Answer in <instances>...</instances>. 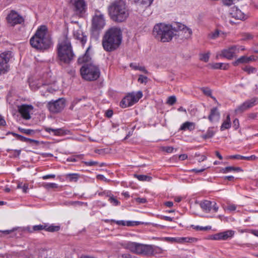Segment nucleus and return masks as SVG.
<instances>
[{
    "instance_id": "obj_11",
    "label": "nucleus",
    "mask_w": 258,
    "mask_h": 258,
    "mask_svg": "<svg viewBox=\"0 0 258 258\" xmlns=\"http://www.w3.org/2000/svg\"><path fill=\"white\" fill-rule=\"evenodd\" d=\"M238 53V47L236 45H232L227 48L221 50L220 53L216 55V58H226L228 59H232Z\"/></svg>"
},
{
    "instance_id": "obj_20",
    "label": "nucleus",
    "mask_w": 258,
    "mask_h": 258,
    "mask_svg": "<svg viewBox=\"0 0 258 258\" xmlns=\"http://www.w3.org/2000/svg\"><path fill=\"white\" fill-rule=\"evenodd\" d=\"M165 239L167 242L178 243H191L195 241V238L191 237H167L165 238Z\"/></svg>"
},
{
    "instance_id": "obj_37",
    "label": "nucleus",
    "mask_w": 258,
    "mask_h": 258,
    "mask_svg": "<svg viewBox=\"0 0 258 258\" xmlns=\"http://www.w3.org/2000/svg\"><path fill=\"white\" fill-rule=\"evenodd\" d=\"M215 134L212 128H209L206 133L202 136V138L204 139H209L212 138Z\"/></svg>"
},
{
    "instance_id": "obj_60",
    "label": "nucleus",
    "mask_w": 258,
    "mask_h": 258,
    "mask_svg": "<svg viewBox=\"0 0 258 258\" xmlns=\"http://www.w3.org/2000/svg\"><path fill=\"white\" fill-rule=\"evenodd\" d=\"M6 125V122L3 116L0 115V125L5 126Z\"/></svg>"
},
{
    "instance_id": "obj_58",
    "label": "nucleus",
    "mask_w": 258,
    "mask_h": 258,
    "mask_svg": "<svg viewBox=\"0 0 258 258\" xmlns=\"http://www.w3.org/2000/svg\"><path fill=\"white\" fill-rule=\"evenodd\" d=\"M137 202L139 203H145L147 202V200L145 198H138L136 199Z\"/></svg>"
},
{
    "instance_id": "obj_44",
    "label": "nucleus",
    "mask_w": 258,
    "mask_h": 258,
    "mask_svg": "<svg viewBox=\"0 0 258 258\" xmlns=\"http://www.w3.org/2000/svg\"><path fill=\"white\" fill-rule=\"evenodd\" d=\"M153 0H137L138 3L141 5H146L150 6L152 3Z\"/></svg>"
},
{
    "instance_id": "obj_33",
    "label": "nucleus",
    "mask_w": 258,
    "mask_h": 258,
    "mask_svg": "<svg viewBox=\"0 0 258 258\" xmlns=\"http://www.w3.org/2000/svg\"><path fill=\"white\" fill-rule=\"evenodd\" d=\"M201 90L202 92L206 96L210 97L214 101H216V99L215 97L212 96V90L208 87H202L201 88Z\"/></svg>"
},
{
    "instance_id": "obj_43",
    "label": "nucleus",
    "mask_w": 258,
    "mask_h": 258,
    "mask_svg": "<svg viewBox=\"0 0 258 258\" xmlns=\"http://www.w3.org/2000/svg\"><path fill=\"white\" fill-rule=\"evenodd\" d=\"M44 186L47 189L57 188L58 187V184L55 183H47L45 184Z\"/></svg>"
},
{
    "instance_id": "obj_61",
    "label": "nucleus",
    "mask_w": 258,
    "mask_h": 258,
    "mask_svg": "<svg viewBox=\"0 0 258 258\" xmlns=\"http://www.w3.org/2000/svg\"><path fill=\"white\" fill-rule=\"evenodd\" d=\"M236 209V207L234 205H230L227 207V209L231 211H235Z\"/></svg>"
},
{
    "instance_id": "obj_17",
    "label": "nucleus",
    "mask_w": 258,
    "mask_h": 258,
    "mask_svg": "<svg viewBox=\"0 0 258 258\" xmlns=\"http://www.w3.org/2000/svg\"><path fill=\"white\" fill-rule=\"evenodd\" d=\"M256 101V98H253L245 101L235 109V112L236 113H239L244 112V111L253 106L255 104Z\"/></svg>"
},
{
    "instance_id": "obj_10",
    "label": "nucleus",
    "mask_w": 258,
    "mask_h": 258,
    "mask_svg": "<svg viewBox=\"0 0 258 258\" xmlns=\"http://www.w3.org/2000/svg\"><path fill=\"white\" fill-rule=\"evenodd\" d=\"M143 94L141 91H138L136 93L128 94L120 102V106L122 108L131 106L137 103L142 97Z\"/></svg>"
},
{
    "instance_id": "obj_24",
    "label": "nucleus",
    "mask_w": 258,
    "mask_h": 258,
    "mask_svg": "<svg viewBox=\"0 0 258 258\" xmlns=\"http://www.w3.org/2000/svg\"><path fill=\"white\" fill-rule=\"evenodd\" d=\"M220 117V114L218 111L217 107H214L211 109L210 113L208 116L209 120L213 122H217L219 120Z\"/></svg>"
},
{
    "instance_id": "obj_28",
    "label": "nucleus",
    "mask_w": 258,
    "mask_h": 258,
    "mask_svg": "<svg viewBox=\"0 0 258 258\" xmlns=\"http://www.w3.org/2000/svg\"><path fill=\"white\" fill-rule=\"evenodd\" d=\"M80 177L78 173H69L65 175L66 179L70 182H77Z\"/></svg>"
},
{
    "instance_id": "obj_39",
    "label": "nucleus",
    "mask_w": 258,
    "mask_h": 258,
    "mask_svg": "<svg viewBox=\"0 0 258 258\" xmlns=\"http://www.w3.org/2000/svg\"><path fill=\"white\" fill-rule=\"evenodd\" d=\"M210 55V52L209 51L205 53H200V59L202 61H203L205 62H207L209 61V57Z\"/></svg>"
},
{
    "instance_id": "obj_31",
    "label": "nucleus",
    "mask_w": 258,
    "mask_h": 258,
    "mask_svg": "<svg viewBox=\"0 0 258 258\" xmlns=\"http://www.w3.org/2000/svg\"><path fill=\"white\" fill-rule=\"evenodd\" d=\"M241 171H242V169L238 167L228 166L222 169V172L224 173H226L232 171L239 172Z\"/></svg>"
},
{
    "instance_id": "obj_48",
    "label": "nucleus",
    "mask_w": 258,
    "mask_h": 258,
    "mask_svg": "<svg viewBox=\"0 0 258 258\" xmlns=\"http://www.w3.org/2000/svg\"><path fill=\"white\" fill-rule=\"evenodd\" d=\"M110 193H111L110 191L105 190L104 191L99 192L98 193V195L99 196L104 197H108H108L110 196Z\"/></svg>"
},
{
    "instance_id": "obj_23",
    "label": "nucleus",
    "mask_w": 258,
    "mask_h": 258,
    "mask_svg": "<svg viewBox=\"0 0 258 258\" xmlns=\"http://www.w3.org/2000/svg\"><path fill=\"white\" fill-rule=\"evenodd\" d=\"M90 46L87 49L85 53L82 56L79 57L78 59V62L79 63L87 64L90 63H93L92 61L91 57L90 56L89 53Z\"/></svg>"
},
{
    "instance_id": "obj_14",
    "label": "nucleus",
    "mask_w": 258,
    "mask_h": 258,
    "mask_svg": "<svg viewBox=\"0 0 258 258\" xmlns=\"http://www.w3.org/2000/svg\"><path fill=\"white\" fill-rule=\"evenodd\" d=\"M200 205L202 210L206 213H217L219 209V207L215 201L204 200L200 203Z\"/></svg>"
},
{
    "instance_id": "obj_42",
    "label": "nucleus",
    "mask_w": 258,
    "mask_h": 258,
    "mask_svg": "<svg viewBox=\"0 0 258 258\" xmlns=\"http://www.w3.org/2000/svg\"><path fill=\"white\" fill-rule=\"evenodd\" d=\"M243 40H251L253 38V36L249 33H244L242 34Z\"/></svg>"
},
{
    "instance_id": "obj_3",
    "label": "nucleus",
    "mask_w": 258,
    "mask_h": 258,
    "mask_svg": "<svg viewBox=\"0 0 258 258\" xmlns=\"http://www.w3.org/2000/svg\"><path fill=\"white\" fill-rule=\"evenodd\" d=\"M122 40V31L119 27H112L106 30L103 37L102 43L106 51H112L120 45Z\"/></svg>"
},
{
    "instance_id": "obj_54",
    "label": "nucleus",
    "mask_w": 258,
    "mask_h": 258,
    "mask_svg": "<svg viewBox=\"0 0 258 258\" xmlns=\"http://www.w3.org/2000/svg\"><path fill=\"white\" fill-rule=\"evenodd\" d=\"M174 150V148L172 147H164L163 148V150L166 151L167 153H172Z\"/></svg>"
},
{
    "instance_id": "obj_15",
    "label": "nucleus",
    "mask_w": 258,
    "mask_h": 258,
    "mask_svg": "<svg viewBox=\"0 0 258 258\" xmlns=\"http://www.w3.org/2000/svg\"><path fill=\"white\" fill-rule=\"evenodd\" d=\"M70 3L74 6L76 14L82 15L85 13L86 5L84 0H70Z\"/></svg>"
},
{
    "instance_id": "obj_18",
    "label": "nucleus",
    "mask_w": 258,
    "mask_h": 258,
    "mask_svg": "<svg viewBox=\"0 0 258 258\" xmlns=\"http://www.w3.org/2000/svg\"><path fill=\"white\" fill-rule=\"evenodd\" d=\"M33 109L32 105L23 104L18 107V110L22 117L25 119H29L31 118L30 112Z\"/></svg>"
},
{
    "instance_id": "obj_7",
    "label": "nucleus",
    "mask_w": 258,
    "mask_h": 258,
    "mask_svg": "<svg viewBox=\"0 0 258 258\" xmlns=\"http://www.w3.org/2000/svg\"><path fill=\"white\" fill-rule=\"evenodd\" d=\"M82 78L87 81L96 80L100 76V70L93 63L84 64L80 69Z\"/></svg>"
},
{
    "instance_id": "obj_32",
    "label": "nucleus",
    "mask_w": 258,
    "mask_h": 258,
    "mask_svg": "<svg viewBox=\"0 0 258 258\" xmlns=\"http://www.w3.org/2000/svg\"><path fill=\"white\" fill-rule=\"evenodd\" d=\"M45 130L47 133L49 134L52 133L53 135L55 136H59L62 134L63 132L62 130L60 128L53 129L50 127H47Z\"/></svg>"
},
{
    "instance_id": "obj_41",
    "label": "nucleus",
    "mask_w": 258,
    "mask_h": 258,
    "mask_svg": "<svg viewBox=\"0 0 258 258\" xmlns=\"http://www.w3.org/2000/svg\"><path fill=\"white\" fill-rule=\"evenodd\" d=\"M18 129L21 133L28 135L34 134L35 133L34 130L30 129H25L20 127H18Z\"/></svg>"
},
{
    "instance_id": "obj_12",
    "label": "nucleus",
    "mask_w": 258,
    "mask_h": 258,
    "mask_svg": "<svg viewBox=\"0 0 258 258\" xmlns=\"http://www.w3.org/2000/svg\"><path fill=\"white\" fill-rule=\"evenodd\" d=\"M47 106L51 112L58 113L64 108L65 100L59 98L55 101H51L48 103Z\"/></svg>"
},
{
    "instance_id": "obj_26",
    "label": "nucleus",
    "mask_w": 258,
    "mask_h": 258,
    "mask_svg": "<svg viewBox=\"0 0 258 258\" xmlns=\"http://www.w3.org/2000/svg\"><path fill=\"white\" fill-rule=\"evenodd\" d=\"M113 222L115 223L118 225L122 226H133L135 225H138L139 224V222L137 221H125L123 220H118L116 221L115 220H112Z\"/></svg>"
},
{
    "instance_id": "obj_2",
    "label": "nucleus",
    "mask_w": 258,
    "mask_h": 258,
    "mask_svg": "<svg viewBox=\"0 0 258 258\" xmlns=\"http://www.w3.org/2000/svg\"><path fill=\"white\" fill-rule=\"evenodd\" d=\"M31 46L40 52L49 49L53 45L51 37L48 33L46 26L42 25L38 28L34 35L30 39Z\"/></svg>"
},
{
    "instance_id": "obj_56",
    "label": "nucleus",
    "mask_w": 258,
    "mask_h": 258,
    "mask_svg": "<svg viewBox=\"0 0 258 258\" xmlns=\"http://www.w3.org/2000/svg\"><path fill=\"white\" fill-rule=\"evenodd\" d=\"M55 175L54 174H48L42 176V179L44 180L47 179L48 178H54Z\"/></svg>"
},
{
    "instance_id": "obj_5",
    "label": "nucleus",
    "mask_w": 258,
    "mask_h": 258,
    "mask_svg": "<svg viewBox=\"0 0 258 258\" xmlns=\"http://www.w3.org/2000/svg\"><path fill=\"white\" fill-rule=\"evenodd\" d=\"M109 14L111 19L116 22H122L128 16L125 4L123 0H116L109 6Z\"/></svg>"
},
{
    "instance_id": "obj_53",
    "label": "nucleus",
    "mask_w": 258,
    "mask_h": 258,
    "mask_svg": "<svg viewBox=\"0 0 258 258\" xmlns=\"http://www.w3.org/2000/svg\"><path fill=\"white\" fill-rule=\"evenodd\" d=\"M84 163L86 165L89 166H94L98 164V163L97 162L93 161H86V162H85Z\"/></svg>"
},
{
    "instance_id": "obj_19",
    "label": "nucleus",
    "mask_w": 258,
    "mask_h": 258,
    "mask_svg": "<svg viewBox=\"0 0 258 258\" xmlns=\"http://www.w3.org/2000/svg\"><path fill=\"white\" fill-rule=\"evenodd\" d=\"M8 21L13 25L21 24L24 22V18L17 13L12 11L7 17Z\"/></svg>"
},
{
    "instance_id": "obj_47",
    "label": "nucleus",
    "mask_w": 258,
    "mask_h": 258,
    "mask_svg": "<svg viewBox=\"0 0 258 258\" xmlns=\"http://www.w3.org/2000/svg\"><path fill=\"white\" fill-rule=\"evenodd\" d=\"M256 159H257V157L255 155H251L250 156H242V159L241 160H245L247 161H252V160H255Z\"/></svg>"
},
{
    "instance_id": "obj_40",
    "label": "nucleus",
    "mask_w": 258,
    "mask_h": 258,
    "mask_svg": "<svg viewBox=\"0 0 258 258\" xmlns=\"http://www.w3.org/2000/svg\"><path fill=\"white\" fill-rule=\"evenodd\" d=\"M242 70L248 74L255 73L256 71L255 68L251 66H245L242 68Z\"/></svg>"
},
{
    "instance_id": "obj_30",
    "label": "nucleus",
    "mask_w": 258,
    "mask_h": 258,
    "mask_svg": "<svg viewBox=\"0 0 258 258\" xmlns=\"http://www.w3.org/2000/svg\"><path fill=\"white\" fill-rule=\"evenodd\" d=\"M221 34L224 36L225 35V34L224 32L219 30L218 29H216L215 30V31L211 32L210 33H209L208 35V37L210 39H216Z\"/></svg>"
},
{
    "instance_id": "obj_22",
    "label": "nucleus",
    "mask_w": 258,
    "mask_h": 258,
    "mask_svg": "<svg viewBox=\"0 0 258 258\" xmlns=\"http://www.w3.org/2000/svg\"><path fill=\"white\" fill-rule=\"evenodd\" d=\"M229 15L232 17L238 20H244L245 18V16L237 7H233L229 10Z\"/></svg>"
},
{
    "instance_id": "obj_25",
    "label": "nucleus",
    "mask_w": 258,
    "mask_h": 258,
    "mask_svg": "<svg viewBox=\"0 0 258 258\" xmlns=\"http://www.w3.org/2000/svg\"><path fill=\"white\" fill-rule=\"evenodd\" d=\"M196 128V124L193 122L186 121L181 125L180 130L186 131L190 132L194 131Z\"/></svg>"
},
{
    "instance_id": "obj_46",
    "label": "nucleus",
    "mask_w": 258,
    "mask_h": 258,
    "mask_svg": "<svg viewBox=\"0 0 258 258\" xmlns=\"http://www.w3.org/2000/svg\"><path fill=\"white\" fill-rule=\"evenodd\" d=\"M138 82L140 83H146L148 82V78L143 75H140L139 78L138 79Z\"/></svg>"
},
{
    "instance_id": "obj_59",
    "label": "nucleus",
    "mask_w": 258,
    "mask_h": 258,
    "mask_svg": "<svg viewBox=\"0 0 258 258\" xmlns=\"http://www.w3.org/2000/svg\"><path fill=\"white\" fill-rule=\"evenodd\" d=\"M18 140L22 141V142H27V138H26L25 137H23L20 135H19L18 136V137L17 138Z\"/></svg>"
},
{
    "instance_id": "obj_49",
    "label": "nucleus",
    "mask_w": 258,
    "mask_h": 258,
    "mask_svg": "<svg viewBox=\"0 0 258 258\" xmlns=\"http://www.w3.org/2000/svg\"><path fill=\"white\" fill-rule=\"evenodd\" d=\"M29 143L31 145H38L39 144V142L37 140L31 139L29 138H27V142Z\"/></svg>"
},
{
    "instance_id": "obj_34",
    "label": "nucleus",
    "mask_w": 258,
    "mask_h": 258,
    "mask_svg": "<svg viewBox=\"0 0 258 258\" xmlns=\"http://www.w3.org/2000/svg\"><path fill=\"white\" fill-rule=\"evenodd\" d=\"M130 67L135 70H140L145 74H148V71L144 67L139 66L136 63H131Z\"/></svg>"
},
{
    "instance_id": "obj_1",
    "label": "nucleus",
    "mask_w": 258,
    "mask_h": 258,
    "mask_svg": "<svg viewBox=\"0 0 258 258\" xmlns=\"http://www.w3.org/2000/svg\"><path fill=\"white\" fill-rule=\"evenodd\" d=\"M186 29L191 34V30L184 24L180 23H175L174 25L159 23L155 25L153 28V34L157 39L162 42L170 41L173 36L176 35L175 32L178 30Z\"/></svg>"
},
{
    "instance_id": "obj_9",
    "label": "nucleus",
    "mask_w": 258,
    "mask_h": 258,
    "mask_svg": "<svg viewBox=\"0 0 258 258\" xmlns=\"http://www.w3.org/2000/svg\"><path fill=\"white\" fill-rule=\"evenodd\" d=\"M12 57L10 51H5L0 54V76L7 74L10 70L9 62Z\"/></svg>"
},
{
    "instance_id": "obj_45",
    "label": "nucleus",
    "mask_w": 258,
    "mask_h": 258,
    "mask_svg": "<svg viewBox=\"0 0 258 258\" xmlns=\"http://www.w3.org/2000/svg\"><path fill=\"white\" fill-rule=\"evenodd\" d=\"M176 101V98L175 96H171L168 97V100L167 101V103L169 105H173Z\"/></svg>"
},
{
    "instance_id": "obj_6",
    "label": "nucleus",
    "mask_w": 258,
    "mask_h": 258,
    "mask_svg": "<svg viewBox=\"0 0 258 258\" xmlns=\"http://www.w3.org/2000/svg\"><path fill=\"white\" fill-rule=\"evenodd\" d=\"M121 246L131 252L142 256H149L154 254L155 246L135 242L128 241L121 243Z\"/></svg>"
},
{
    "instance_id": "obj_29",
    "label": "nucleus",
    "mask_w": 258,
    "mask_h": 258,
    "mask_svg": "<svg viewBox=\"0 0 258 258\" xmlns=\"http://www.w3.org/2000/svg\"><path fill=\"white\" fill-rule=\"evenodd\" d=\"M231 125V120H230V115H228L226 117V119L225 120L223 121L222 123L220 130L221 131H224L226 129H229Z\"/></svg>"
},
{
    "instance_id": "obj_13",
    "label": "nucleus",
    "mask_w": 258,
    "mask_h": 258,
    "mask_svg": "<svg viewBox=\"0 0 258 258\" xmlns=\"http://www.w3.org/2000/svg\"><path fill=\"white\" fill-rule=\"evenodd\" d=\"M27 229L30 233H32L34 231H41L45 230L48 232H55L59 230V227L53 225H49L48 224L43 223V224H39L37 225H34L32 227V229L30 227H28Z\"/></svg>"
},
{
    "instance_id": "obj_35",
    "label": "nucleus",
    "mask_w": 258,
    "mask_h": 258,
    "mask_svg": "<svg viewBox=\"0 0 258 258\" xmlns=\"http://www.w3.org/2000/svg\"><path fill=\"white\" fill-rule=\"evenodd\" d=\"M108 201L109 202L114 206H118L120 205V202L117 200V199L111 194H110V196L108 197Z\"/></svg>"
},
{
    "instance_id": "obj_36",
    "label": "nucleus",
    "mask_w": 258,
    "mask_h": 258,
    "mask_svg": "<svg viewBox=\"0 0 258 258\" xmlns=\"http://www.w3.org/2000/svg\"><path fill=\"white\" fill-rule=\"evenodd\" d=\"M134 177L137 178L140 181H150L152 179V177L146 175H138V174H134Z\"/></svg>"
},
{
    "instance_id": "obj_52",
    "label": "nucleus",
    "mask_w": 258,
    "mask_h": 258,
    "mask_svg": "<svg viewBox=\"0 0 258 258\" xmlns=\"http://www.w3.org/2000/svg\"><path fill=\"white\" fill-rule=\"evenodd\" d=\"M228 159L241 160L242 159V155H238V154L234 155H231L228 157Z\"/></svg>"
},
{
    "instance_id": "obj_38",
    "label": "nucleus",
    "mask_w": 258,
    "mask_h": 258,
    "mask_svg": "<svg viewBox=\"0 0 258 258\" xmlns=\"http://www.w3.org/2000/svg\"><path fill=\"white\" fill-rule=\"evenodd\" d=\"M247 56H242L238 58L236 61L233 62V64L235 66H237L239 63H247Z\"/></svg>"
},
{
    "instance_id": "obj_50",
    "label": "nucleus",
    "mask_w": 258,
    "mask_h": 258,
    "mask_svg": "<svg viewBox=\"0 0 258 258\" xmlns=\"http://www.w3.org/2000/svg\"><path fill=\"white\" fill-rule=\"evenodd\" d=\"M117 258H133V256L129 253H124L118 254Z\"/></svg>"
},
{
    "instance_id": "obj_8",
    "label": "nucleus",
    "mask_w": 258,
    "mask_h": 258,
    "mask_svg": "<svg viewBox=\"0 0 258 258\" xmlns=\"http://www.w3.org/2000/svg\"><path fill=\"white\" fill-rule=\"evenodd\" d=\"M92 22V29L94 31L102 29L106 24L104 14L99 11H95Z\"/></svg>"
},
{
    "instance_id": "obj_27",
    "label": "nucleus",
    "mask_w": 258,
    "mask_h": 258,
    "mask_svg": "<svg viewBox=\"0 0 258 258\" xmlns=\"http://www.w3.org/2000/svg\"><path fill=\"white\" fill-rule=\"evenodd\" d=\"M213 69H222L226 70L229 68L228 63H223L221 62L213 63L209 64Z\"/></svg>"
},
{
    "instance_id": "obj_51",
    "label": "nucleus",
    "mask_w": 258,
    "mask_h": 258,
    "mask_svg": "<svg viewBox=\"0 0 258 258\" xmlns=\"http://www.w3.org/2000/svg\"><path fill=\"white\" fill-rule=\"evenodd\" d=\"M197 230H207L211 229V227L210 226H206V227H202L199 226H197L195 228Z\"/></svg>"
},
{
    "instance_id": "obj_57",
    "label": "nucleus",
    "mask_w": 258,
    "mask_h": 258,
    "mask_svg": "<svg viewBox=\"0 0 258 258\" xmlns=\"http://www.w3.org/2000/svg\"><path fill=\"white\" fill-rule=\"evenodd\" d=\"M233 127L235 128V129H237L239 125L238 119L235 118L233 121Z\"/></svg>"
},
{
    "instance_id": "obj_21",
    "label": "nucleus",
    "mask_w": 258,
    "mask_h": 258,
    "mask_svg": "<svg viewBox=\"0 0 258 258\" xmlns=\"http://www.w3.org/2000/svg\"><path fill=\"white\" fill-rule=\"evenodd\" d=\"M73 35L76 39L80 41L83 46L84 45L87 41V36L80 28L74 29Z\"/></svg>"
},
{
    "instance_id": "obj_55",
    "label": "nucleus",
    "mask_w": 258,
    "mask_h": 258,
    "mask_svg": "<svg viewBox=\"0 0 258 258\" xmlns=\"http://www.w3.org/2000/svg\"><path fill=\"white\" fill-rule=\"evenodd\" d=\"M190 29L191 30V29ZM179 31L184 32L186 37H189L192 35V30H191V34H189V31L187 30H186V29H183L182 30H178V31Z\"/></svg>"
},
{
    "instance_id": "obj_16",
    "label": "nucleus",
    "mask_w": 258,
    "mask_h": 258,
    "mask_svg": "<svg viewBox=\"0 0 258 258\" xmlns=\"http://www.w3.org/2000/svg\"><path fill=\"white\" fill-rule=\"evenodd\" d=\"M234 234V231L228 230L214 234L212 239L216 240H227L233 237Z\"/></svg>"
},
{
    "instance_id": "obj_4",
    "label": "nucleus",
    "mask_w": 258,
    "mask_h": 258,
    "mask_svg": "<svg viewBox=\"0 0 258 258\" xmlns=\"http://www.w3.org/2000/svg\"><path fill=\"white\" fill-rule=\"evenodd\" d=\"M75 55L70 39L67 36L63 37L57 45V57L60 64H68L74 59Z\"/></svg>"
},
{
    "instance_id": "obj_63",
    "label": "nucleus",
    "mask_w": 258,
    "mask_h": 258,
    "mask_svg": "<svg viewBox=\"0 0 258 258\" xmlns=\"http://www.w3.org/2000/svg\"><path fill=\"white\" fill-rule=\"evenodd\" d=\"M205 168H202L200 169H192L191 171L192 172H194L195 173H200L204 171L205 170Z\"/></svg>"
},
{
    "instance_id": "obj_62",
    "label": "nucleus",
    "mask_w": 258,
    "mask_h": 258,
    "mask_svg": "<svg viewBox=\"0 0 258 258\" xmlns=\"http://www.w3.org/2000/svg\"><path fill=\"white\" fill-rule=\"evenodd\" d=\"M28 188H29V187H28V184H24V185H23L22 190H23V192L26 193L28 191Z\"/></svg>"
},
{
    "instance_id": "obj_64",
    "label": "nucleus",
    "mask_w": 258,
    "mask_h": 258,
    "mask_svg": "<svg viewBox=\"0 0 258 258\" xmlns=\"http://www.w3.org/2000/svg\"><path fill=\"white\" fill-rule=\"evenodd\" d=\"M252 50L253 51L255 52V53H258V44H256L253 47H252Z\"/></svg>"
}]
</instances>
